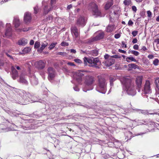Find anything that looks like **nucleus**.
Masks as SVG:
<instances>
[{"label":"nucleus","mask_w":159,"mask_h":159,"mask_svg":"<svg viewBox=\"0 0 159 159\" xmlns=\"http://www.w3.org/2000/svg\"><path fill=\"white\" fill-rule=\"evenodd\" d=\"M121 46L122 47H125V48H127V45L125 44V43L124 42L122 41V45Z\"/></svg>","instance_id":"46"},{"label":"nucleus","mask_w":159,"mask_h":159,"mask_svg":"<svg viewBox=\"0 0 159 159\" xmlns=\"http://www.w3.org/2000/svg\"><path fill=\"white\" fill-rule=\"evenodd\" d=\"M131 2L130 0H125L124 1V3L125 5H129Z\"/></svg>","instance_id":"35"},{"label":"nucleus","mask_w":159,"mask_h":159,"mask_svg":"<svg viewBox=\"0 0 159 159\" xmlns=\"http://www.w3.org/2000/svg\"><path fill=\"white\" fill-rule=\"evenodd\" d=\"M95 81V78L93 76L90 75H87L84 77L83 83L85 86L90 87L93 86Z\"/></svg>","instance_id":"3"},{"label":"nucleus","mask_w":159,"mask_h":159,"mask_svg":"<svg viewBox=\"0 0 159 159\" xmlns=\"http://www.w3.org/2000/svg\"><path fill=\"white\" fill-rule=\"evenodd\" d=\"M110 57V56L107 54H106L104 56V58L105 60H107L108 59H109V57Z\"/></svg>","instance_id":"44"},{"label":"nucleus","mask_w":159,"mask_h":159,"mask_svg":"<svg viewBox=\"0 0 159 159\" xmlns=\"http://www.w3.org/2000/svg\"><path fill=\"white\" fill-rule=\"evenodd\" d=\"M159 60L158 59H156L153 62V64L155 66H157L158 65Z\"/></svg>","instance_id":"34"},{"label":"nucleus","mask_w":159,"mask_h":159,"mask_svg":"<svg viewBox=\"0 0 159 159\" xmlns=\"http://www.w3.org/2000/svg\"><path fill=\"white\" fill-rule=\"evenodd\" d=\"M131 52L132 54L134 55L135 56H138L139 54V52L136 51L132 50L131 51Z\"/></svg>","instance_id":"33"},{"label":"nucleus","mask_w":159,"mask_h":159,"mask_svg":"<svg viewBox=\"0 0 159 159\" xmlns=\"http://www.w3.org/2000/svg\"><path fill=\"white\" fill-rule=\"evenodd\" d=\"M92 60L91 65H89V66L96 69H99V66L101 64V62L99 59L98 58H92Z\"/></svg>","instance_id":"9"},{"label":"nucleus","mask_w":159,"mask_h":159,"mask_svg":"<svg viewBox=\"0 0 159 159\" xmlns=\"http://www.w3.org/2000/svg\"><path fill=\"white\" fill-rule=\"evenodd\" d=\"M148 114H149L150 115H154V114H157V112H154L153 113H151V112H150V113H149V112H148Z\"/></svg>","instance_id":"61"},{"label":"nucleus","mask_w":159,"mask_h":159,"mask_svg":"<svg viewBox=\"0 0 159 159\" xmlns=\"http://www.w3.org/2000/svg\"><path fill=\"white\" fill-rule=\"evenodd\" d=\"M47 71L48 79L52 80L54 78L55 75V71L54 69L52 67H49Z\"/></svg>","instance_id":"11"},{"label":"nucleus","mask_w":159,"mask_h":159,"mask_svg":"<svg viewBox=\"0 0 159 159\" xmlns=\"http://www.w3.org/2000/svg\"><path fill=\"white\" fill-rule=\"evenodd\" d=\"M74 61L77 63H82V61L80 59H75Z\"/></svg>","instance_id":"38"},{"label":"nucleus","mask_w":159,"mask_h":159,"mask_svg":"<svg viewBox=\"0 0 159 159\" xmlns=\"http://www.w3.org/2000/svg\"><path fill=\"white\" fill-rule=\"evenodd\" d=\"M57 55H60L61 56H65L66 54V53L65 52H58L57 53Z\"/></svg>","instance_id":"40"},{"label":"nucleus","mask_w":159,"mask_h":159,"mask_svg":"<svg viewBox=\"0 0 159 159\" xmlns=\"http://www.w3.org/2000/svg\"><path fill=\"white\" fill-rule=\"evenodd\" d=\"M57 43L56 42L55 43H51L50 46L48 47L49 49L50 50H51L52 49H53Z\"/></svg>","instance_id":"30"},{"label":"nucleus","mask_w":159,"mask_h":159,"mask_svg":"<svg viewBox=\"0 0 159 159\" xmlns=\"http://www.w3.org/2000/svg\"><path fill=\"white\" fill-rule=\"evenodd\" d=\"M31 14L30 13L27 12L25 14L24 20L26 24H29L31 21Z\"/></svg>","instance_id":"14"},{"label":"nucleus","mask_w":159,"mask_h":159,"mask_svg":"<svg viewBox=\"0 0 159 159\" xmlns=\"http://www.w3.org/2000/svg\"><path fill=\"white\" fill-rule=\"evenodd\" d=\"M133 48L134 49L137 50L139 49V46L137 44H135L133 46Z\"/></svg>","instance_id":"45"},{"label":"nucleus","mask_w":159,"mask_h":159,"mask_svg":"<svg viewBox=\"0 0 159 159\" xmlns=\"http://www.w3.org/2000/svg\"><path fill=\"white\" fill-rule=\"evenodd\" d=\"M113 4V1L112 0H109L106 4L105 8L106 10L108 9Z\"/></svg>","instance_id":"24"},{"label":"nucleus","mask_w":159,"mask_h":159,"mask_svg":"<svg viewBox=\"0 0 159 159\" xmlns=\"http://www.w3.org/2000/svg\"><path fill=\"white\" fill-rule=\"evenodd\" d=\"M56 2V0H51V6L52 7L50 8V9H55V8H53L54 6H53V5Z\"/></svg>","instance_id":"31"},{"label":"nucleus","mask_w":159,"mask_h":159,"mask_svg":"<svg viewBox=\"0 0 159 159\" xmlns=\"http://www.w3.org/2000/svg\"><path fill=\"white\" fill-rule=\"evenodd\" d=\"M33 9H34V10H38V9H39V8H38V6L37 5L35 6V7H33Z\"/></svg>","instance_id":"59"},{"label":"nucleus","mask_w":159,"mask_h":159,"mask_svg":"<svg viewBox=\"0 0 159 159\" xmlns=\"http://www.w3.org/2000/svg\"><path fill=\"white\" fill-rule=\"evenodd\" d=\"M92 58H90L85 57L84 58V63L85 66H86L87 64V63L90 64V65H91L92 62Z\"/></svg>","instance_id":"21"},{"label":"nucleus","mask_w":159,"mask_h":159,"mask_svg":"<svg viewBox=\"0 0 159 159\" xmlns=\"http://www.w3.org/2000/svg\"><path fill=\"white\" fill-rule=\"evenodd\" d=\"M67 64L68 65H69L71 66H75L74 63H73V62H68L67 63Z\"/></svg>","instance_id":"53"},{"label":"nucleus","mask_w":159,"mask_h":159,"mask_svg":"<svg viewBox=\"0 0 159 159\" xmlns=\"http://www.w3.org/2000/svg\"><path fill=\"white\" fill-rule=\"evenodd\" d=\"M20 82L25 85L28 84V81L21 75H20Z\"/></svg>","instance_id":"26"},{"label":"nucleus","mask_w":159,"mask_h":159,"mask_svg":"<svg viewBox=\"0 0 159 159\" xmlns=\"http://www.w3.org/2000/svg\"><path fill=\"white\" fill-rule=\"evenodd\" d=\"M91 13L95 17L98 16H102L100 11H92Z\"/></svg>","instance_id":"22"},{"label":"nucleus","mask_w":159,"mask_h":159,"mask_svg":"<svg viewBox=\"0 0 159 159\" xmlns=\"http://www.w3.org/2000/svg\"><path fill=\"white\" fill-rule=\"evenodd\" d=\"M114 79L112 78H110V84L111 85H112L113 84V82L114 81Z\"/></svg>","instance_id":"42"},{"label":"nucleus","mask_w":159,"mask_h":159,"mask_svg":"<svg viewBox=\"0 0 159 159\" xmlns=\"http://www.w3.org/2000/svg\"><path fill=\"white\" fill-rule=\"evenodd\" d=\"M128 67L130 69H135L138 68V66L134 63L129 64L128 65Z\"/></svg>","instance_id":"29"},{"label":"nucleus","mask_w":159,"mask_h":159,"mask_svg":"<svg viewBox=\"0 0 159 159\" xmlns=\"http://www.w3.org/2000/svg\"><path fill=\"white\" fill-rule=\"evenodd\" d=\"M34 41L33 40H31L30 41V45H33L34 44Z\"/></svg>","instance_id":"56"},{"label":"nucleus","mask_w":159,"mask_h":159,"mask_svg":"<svg viewBox=\"0 0 159 159\" xmlns=\"http://www.w3.org/2000/svg\"><path fill=\"white\" fill-rule=\"evenodd\" d=\"M147 50L146 47L145 46H143L142 47V49H141V50H143L144 51H145Z\"/></svg>","instance_id":"51"},{"label":"nucleus","mask_w":159,"mask_h":159,"mask_svg":"<svg viewBox=\"0 0 159 159\" xmlns=\"http://www.w3.org/2000/svg\"><path fill=\"white\" fill-rule=\"evenodd\" d=\"M53 19V17L52 16H51L50 17L49 16L47 18V20H50V19L52 20Z\"/></svg>","instance_id":"57"},{"label":"nucleus","mask_w":159,"mask_h":159,"mask_svg":"<svg viewBox=\"0 0 159 159\" xmlns=\"http://www.w3.org/2000/svg\"><path fill=\"white\" fill-rule=\"evenodd\" d=\"M151 83L149 80H146L142 91L144 94H149L151 92Z\"/></svg>","instance_id":"6"},{"label":"nucleus","mask_w":159,"mask_h":159,"mask_svg":"<svg viewBox=\"0 0 159 159\" xmlns=\"http://www.w3.org/2000/svg\"><path fill=\"white\" fill-rule=\"evenodd\" d=\"M61 46H68L69 44L68 43L66 42L63 41L61 43Z\"/></svg>","instance_id":"36"},{"label":"nucleus","mask_w":159,"mask_h":159,"mask_svg":"<svg viewBox=\"0 0 159 159\" xmlns=\"http://www.w3.org/2000/svg\"><path fill=\"white\" fill-rule=\"evenodd\" d=\"M132 10H136V7L135 6H133L132 7Z\"/></svg>","instance_id":"63"},{"label":"nucleus","mask_w":159,"mask_h":159,"mask_svg":"<svg viewBox=\"0 0 159 159\" xmlns=\"http://www.w3.org/2000/svg\"><path fill=\"white\" fill-rule=\"evenodd\" d=\"M86 21V18L80 16L77 19L76 24L78 27H83L85 25Z\"/></svg>","instance_id":"5"},{"label":"nucleus","mask_w":159,"mask_h":159,"mask_svg":"<svg viewBox=\"0 0 159 159\" xmlns=\"http://www.w3.org/2000/svg\"><path fill=\"white\" fill-rule=\"evenodd\" d=\"M46 62L45 61L42 60L37 61L35 62V65L37 68L39 70L43 69L45 67Z\"/></svg>","instance_id":"10"},{"label":"nucleus","mask_w":159,"mask_h":159,"mask_svg":"<svg viewBox=\"0 0 159 159\" xmlns=\"http://www.w3.org/2000/svg\"><path fill=\"white\" fill-rule=\"evenodd\" d=\"M40 45V43L38 41H37L35 42L34 45V48H38L39 47Z\"/></svg>","instance_id":"32"},{"label":"nucleus","mask_w":159,"mask_h":159,"mask_svg":"<svg viewBox=\"0 0 159 159\" xmlns=\"http://www.w3.org/2000/svg\"><path fill=\"white\" fill-rule=\"evenodd\" d=\"M74 89L76 91H78L79 90V88L77 86L74 87Z\"/></svg>","instance_id":"60"},{"label":"nucleus","mask_w":159,"mask_h":159,"mask_svg":"<svg viewBox=\"0 0 159 159\" xmlns=\"http://www.w3.org/2000/svg\"><path fill=\"white\" fill-rule=\"evenodd\" d=\"M28 43L27 39L23 38L19 40L18 41V44L19 45H25Z\"/></svg>","instance_id":"23"},{"label":"nucleus","mask_w":159,"mask_h":159,"mask_svg":"<svg viewBox=\"0 0 159 159\" xmlns=\"http://www.w3.org/2000/svg\"><path fill=\"white\" fill-rule=\"evenodd\" d=\"M84 71L79 70L76 73V80L77 82L79 84H83V80L82 77L84 75V74L83 73Z\"/></svg>","instance_id":"7"},{"label":"nucleus","mask_w":159,"mask_h":159,"mask_svg":"<svg viewBox=\"0 0 159 159\" xmlns=\"http://www.w3.org/2000/svg\"><path fill=\"white\" fill-rule=\"evenodd\" d=\"M30 30V28L29 27H26L24 28L23 29H16V31L17 32H21L22 31L23 32H26L28 31H29Z\"/></svg>","instance_id":"28"},{"label":"nucleus","mask_w":159,"mask_h":159,"mask_svg":"<svg viewBox=\"0 0 159 159\" xmlns=\"http://www.w3.org/2000/svg\"><path fill=\"white\" fill-rule=\"evenodd\" d=\"M70 52L75 53L76 52V51L74 49H71L70 50Z\"/></svg>","instance_id":"55"},{"label":"nucleus","mask_w":159,"mask_h":159,"mask_svg":"<svg viewBox=\"0 0 159 159\" xmlns=\"http://www.w3.org/2000/svg\"><path fill=\"white\" fill-rule=\"evenodd\" d=\"M126 61L128 62H130V61L136 62L137 61L132 57H127L126 58Z\"/></svg>","instance_id":"27"},{"label":"nucleus","mask_w":159,"mask_h":159,"mask_svg":"<svg viewBox=\"0 0 159 159\" xmlns=\"http://www.w3.org/2000/svg\"><path fill=\"white\" fill-rule=\"evenodd\" d=\"M155 42H157V43L159 44V39H157L155 40Z\"/></svg>","instance_id":"62"},{"label":"nucleus","mask_w":159,"mask_h":159,"mask_svg":"<svg viewBox=\"0 0 159 159\" xmlns=\"http://www.w3.org/2000/svg\"><path fill=\"white\" fill-rule=\"evenodd\" d=\"M30 50V49L29 48H25L23 49V51L26 52H28Z\"/></svg>","instance_id":"43"},{"label":"nucleus","mask_w":159,"mask_h":159,"mask_svg":"<svg viewBox=\"0 0 159 159\" xmlns=\"http://www.w3.org/2000/svg\"><path fill=\"white\" fill-rule=\"evenodd\" d=\"M121 83L127 93L130 95H133L135 92L134 85L132 83V80L126 77H123L121 80Z\"/></svg>","instance_id":"1"},{"label":"nucleus","mask_w":159,"mask_h":159,"mask_svg":"<svg viewBox=\"0 0 159 159\" xmlns=\"http://www.w3.org/2000/svg\"><path fill=\"white\" fill-rule=\"evenodd\" d=\"M156 20L157 22L159 21V16H158L156 18Z\"/></svg>","instance_id":"64"},{"label":"nucleus","mask_w":159,"mask_h":159,"mask_svg":"<svg viewBox=\"0 0 159 159\" xmlns=\"http://www.w3.org/2000/svg\"><path fill=\"white\" fill-rule=\"evenodd\" d=\"M6 54L7 55V56L8 57H9L10 59H13V58L10 55H9L7 52L6 53Z\"/></svg>","instance_id":"52"},{"label":"nucleus","mask_w":159,"mask_h":159,"mask_svg":"<svg viewBox=\"0 0 159 159\" xmlns=\"http://www.w3.org/2000/svg\"><path fill=\"white\" fill-rule=\"evenodd\" d=\"M13 24L14 25V27L16 29L20 25V20L18 17H14L13 21Z\"/></svg>","instance_id":"17"},{"label":"nucleus","mask_w":159,"mask_h":159,"mask_svg":"<svg viewBox=\"0 0 159 159\" xmlns=\"http://www.w3.org/2000/svg\"><path fill=\"white\" fill-rule=\"evenodd\" d=\"M11 75L13 79L14 80L18 77V71L15 69L14 66L11 67Z\"/></svg>","instance_id":"15"},{"label":"nucleus","mask_w":159,"mask_h":159,"mask_svg":"<svg viewBox=\"0 0 159 159\" xmlns=\"http://www.w3.org/2000/svg\"><path fill=\"white\" fill-rule=\"evenodd\" d=\"M111 58H121V57L120 56H119L117 55H114L112 56L111 57Z\"/></svg>","instance_id":"41"},{"label":"nucleus","mask_w":159,"mask_h":159,"mask_svg":"<svg viewBox=\"0 0 159 159\" xmlns=\"http://www.w3.org/2000/svg\"><path fill=\"white\" fill-rule=\"evenodd\" d=\"M95 35V36L94 37L90 38L88 39V43H90L93 42L103 39L105 36V33L103 31H99L96 32Z\"/></svg>","instance_id":"4"},{"label":"nucleus","mask_w":159,"mask_h":159,"mask_svg":"<svg viewBox=\"0 0 159 159\" xmlns=\"http://www.w3.org/2000/svg\"><path fill=\"white\" fill-rule=\"evenodd\" d=\"M138 33V31L134 30L132 32V34L134 37H135L137 35Z\"/></svg>","instance_id":"37"},{"label":"nucleus","mask_w":159,"mask_h":159,"mask_svg":"<svg viewBox=\"0 0 159 159\" xmlns=\"http://www.w3.org/2000/svg\"><path fill=\"white\" fill-rule=\"evenodd\" d=\"M118 14L117 11H114L113 12L111 11L109 13V16L110 18V19H114V18L116 17L117 16Z\"/></svg>","instance_id":"20"},{"label":"nucleus","mask_w":159,"mask_h":159,"mask_svg":"<svg viewBox=\"0 0 159 159\" xmlns=\"http://www.w3.org/2000/svg\"><path fill=\"white\" fill-rule=\"evenodd\" d=\"M89 9H92L93 10H98V6L94 2L90 3L89 5Z\"/></svg>","instance_id":"19"},{"label":"nucleus","mask_w":159,"mask_h":159,"mask_svg":"<svg viewBox=\"0 0 159 159\" xmlns=\"http://www.w3.org/2000/svg\"><path fill=\"white\" fill-rule=\"evenodd\" d=\"M147 13L148 17H151L152 16V13L150 11H148Z\"/></svg>","instance_id":"47"},{"label":"nucleus","mask_w":159,"mask_h":159,"mask_svg":"<svg viewBox=\"0 0 159 159\" xmlns=\"http://www.w3.org/2000/svg\"><path fill=\"white\" fill-rule=\"evenodd\" d=\"M133 21L131 20H129V21H128V25H130V26H132V25L133 24Z\"/></svg>","instance_id":"49"},{"label":"nucleus","mask_w":159,"mask_h":159,"mask_svg":"<svg viewBox=\"0 0 159 159\" xmlns=\"http://www.w3.org/2000/svg\"><path fill=\"white\" fill-rule=\"evenodd\" d=\"M118 51L120 52L123 53H126V52L125 51L121 49H119Z\"/></svg>","instance_id":"50"},{"label":"nucleus","mask_w":159,"mask_h":159,"mask_svg":"<svg viewBox=\"0 0 159 159\" xmlns=\"http://www.w3.org/2000/svg\"><path fill=\"white\" fill-rule=\"evenodd\" d=\"M121 35L120 34H116L114 35V37L116 39H119Z\"/></svg>","instance_id":"39"},{"label":"nucleus","mask_w":159,"mask_h":159,"mask_svg":"<svg viewBox=\"0 0 159 159\" xmlns=\"http://www.w3.org/2000/svg\"><path fill=\"white\" fill-rule=\"evenodd\" d=\"M72 7V6L71 4L69 5L67 7V9H70Z\"/></svg>","instance_id":"58"},{"label":"nucleus","mask_w":159,"mask_h":159,"mask_svg":"<svg viewBox=\"0 0 159 159\" xmlns=\"http://www.w3.org/2000/svg\"><path fill=\"white\" fill-rule=\"evenodd\" d=\"M115 60L110 57L106 60L104 62V64L107 66H109L114 63Z\"/></svg>","instance_id":"16"},{"label":"nucleus","mask_w":159,"mask_h":159,"mask_svg":"<svg viewBox=\"0 0 159 159\" xmlns=\"http://www.w3.org/2000/svg\"><path fill=\"white\" fill-rule=\"evenodd\" d=\"M48 45V43L47 42H45V43H42L41 44V47L38 49V51L40 52H42L43 50L47 47Z\"/></svg>","instance_id":"25"},{"label":"nucleus","mask_w":159,"mask_h":159,"mask_svg":"<svg viewBox=\"0 0 159 159\" xmlns=\"http://www.w3.org/2000/svg\"><path fill=\"white\" fill-rule=\"evenodd\" d=\"M6 29L5 35L3 36L4 37H9L11 35L12 29L11 24L9 23H7L6 24Z\"/></svg>","instance_id":"12"},{"label":"nucleus","mask_w":159,"mask_h":159,"mask_svg":"<svg viewBox=\"0 0 159 159\" xmlns=\"http://www.w3.org/2000/svg\"><path fill=\"white\" fill-rule=\"evenodd\" d=\"M70 31L72 34L74 35L75 38L80 37V31L75 25H72L70 28Z\"/></svg>","instance_id":"8"},{"label":"nucleus","mask_w":159,"mask_h":159,"mask_svg":"<svg viewBox=\"0 0 159 159\" xmlns=\"http://www.w3.org/2000/svg\"><path fill=\"white\" fill-rule=\"evenodd\" d=\"M138 42V40L136 38H135L133 39L132 41V43H136Z\"/></svg>","instance_id":"48"},{"label":"nucleus","mask_w":159,"mask_h":159,"mask_svg":"<svg viewBox=\"0 0 159 159\" xmlns=\"http://www.w3.org/2000/svg\"><path fill=\"white\" fill-rule=\"evenodd\" d=\"M143 76H138L135 79V84L137 87L140 89L142 87V84L143 80Z\"/></svg>","instance_id":"13"},{"label":"nucleus","mask_w":159,"mask_h":159,"mask_svg":"<svg viewBox=\"0 0 159 159\" xmlns=\"http://www.w3.org/2000/svg\"><path fill=\"white\" fill-rule=\"evenodd\" d=\"M148 57L149 59H152L154 57V56L152 54L149 55L148 56Z\"/></svg>","instance_id":"54"},{"label":"nucleus","mask_w":159,"mask_h":159,"mask_svg":"<svg viewBox=\"0 0 159 159\" xmlns=\"http://www.w3.org/2000/svg\"><path fill=\"white\" fill-rule=\"evenodd\" d=\"M97 77L98 80L97 90L100 93L105 94L107 89L106 80L105 77L101 75L98 76Z\"/></svg>","instance_id":"2"},{"label":"nucleus","mask_w":159,"mask_h":159,"mask_svg":"<svg viewBox=\"0 0 159 159\" xmlns=\"http://www.w3.org/2000/svg\"><path fill=\"white\" fill-rule=\"evenodd\" d=\"M116 29L114 25H109L106 28V31L108 33H111Z\"/></svg>","instance_id":"18"}]
</instances>
